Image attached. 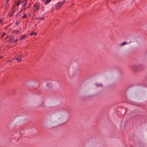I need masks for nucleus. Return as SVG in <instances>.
Listing matches in <instances>:
<instances>
[{"label":"nucleus","mask_w":147,"mask_h":147,"mask_svg":"<svg viewBox=\"0 0 147 147\" xmlns=\"http://www.w3.org/2000/svg\"><path fill=\"white\" fill-rule=\"evenodd\" d=\"M47 86L49 88H51L53 86V84L51 83H48L47 84Z\"/></svg>","instance_id":"4"},{"label":"nucleus","mask_w":147,"mask_h":147,"mask_svg":"<svg viewBox=\"0 0 147 147\" xmlns=\"http://www.w3.org/2000/svg\"><path fill=\"white\" fill-rule=\"evenodd\" d=\"M23 9V8H22L21 9V10H20V11L19 12V13H20L22 11Z\"/></svg>","instance_id":"16"},{"label":"nucleus","mask_w":147,"mask_h":147,"mask_svg":"<svg viewBox=\"0 0 147 147\" xmlns=\"http://www.w3.org/2000/svg\"><path fill=\"white\" fill-rule=\"evenodd\" d=\"M40 19L41 20H43L45 19V18L44 17H42Z\"/></svg>","instance_id":"17"},{"label":"nucleus","mask_w":147,"mask_h":147,"mask_svg":"<svg viewBox=\"0 0 147 147\" xmlns=\"http://www.w3.org/2000/svg\"><path fill=\"white\" fill-rule=\"evenodd\" d=\"M126 44H127V42L125 41H124V42H123V43L120 44V45H121V46H123V45Z\"/></svg>","instance_id":"11"},{"label":"nucleus","mask_w":147,"mask_h":147,"mask_svg":"<svg viewBox=\"0 0 147 147\" xmlns=\"http://www.w3.org/2000/svg\"><path fill=\"white\" fill-rule=\"evenodd\" d=\"M16 60L19 62H21L22 61V57L21 56H20L19 57H18L16 58Z\"/></svg>","instance_id":"3"},{"label":"nucleus","mask_w":147,"mask_h":147,"mask_svg":"<svg viewBox=\"0 0 147 147\" xmlns=\"http://www.w3.org/2000/svg\"><path fill=\"white\" fill-rule=\"evenodd\" d=\"M65 0H64L63 1L61 2H59V3L61 5L64 4V3H65Z\"/></svg>","instance_id":"9"},{"label":"nucleus","mask_w":147,"mask_h":147,"mask_svg":"<svg viewBox=\"0 0 147 147\" xmlns=\"http://www.w3.org/2000/svg\"><path fill=\"white\" fill-rule=\"evenodd\" d=\"M15 41L16 42H17L18 41V40L17 39H16L15 40Z\"/></svg>","instance_id":"19"},{"label":"nucleus","mask_w":147,"mask_h":147,"mask_svg":"<svg viewBox=\"0 0 147 147\" xmlns=\"http://www.w3.org/2000/svg\"><path fill=\"white\" fill-rule=\"evenodd\" d=\"M61 7V5L60 4L58 3V5H57L56 8L57 9H60Z\"/></svg>","instance_id":"8"},{"label":"nucleus","mask_w":147,"mask_h":147,"mask_svg":"<svg viewBox=\"0 0 147 147\" xmlns=\"http://www.w3.org/2000/svg\"><path fill=\"white\" fill-rule=\"evenodd\" d=\"M27 4V3H25L23 5V7H24Z\"/></svg>","instance_id":"15"},{"label":"nucleus","mask_w":147,"mask_h":147,"mask_svg":"<svg viewBox=\"0 0 147 147\" xmlns=\"http://www.w3.org/2000/svg\"><path fill=\"white\" fill-rule=\"evenodd\" d=\"M28 0H25V1H28Z\"/></svg>","instance_id":"27"},{"label":"nucleus","mask_w":147,"mask_h":147,"mask_svg":"<svg viewBox=\"0 0 147 147\" xmlns=\"http://www.w3.org/2000/svg\"><path fill=\"white\" fill-rule=\"evenodd\" d=\"M34 10L33 12L34 15L35 14V12L37 10L39 9V6H37L36 4H35L34 5L33 7Z\"/></svg>","instance_id":"2"},{"label":"nucleus","mask_w":147,"mask_h":147,"mask_svg":"<svg viewBox=\"0 0 147 147\" xmlns=\"http://www.w3.org/2000/svg\"><path fill=\"white\" fill-rule=\"evenodd\" d=\"M27 17H28L27 16L26 14L24 13V15L22 17V18H27Z\"/></svg>","instance_id":"13"},{"label":"nucleus","mask_w":147,"mask_h":147,"mask_svg":"<svg viewBox=\"0 0 147 147\" xmlns=\"http://www.w3.org/2000/svg\"><path fill=\"white\" fill-rule=\"evenodd\" d=\"M12 39H11V37H10V38L9 39V40H12Z\"/></svg>","instance_id":"20"},{"label":"nucleus","mask_w":147,"mask_h":147,"mask_svg":"<svg viewBox=\"0 0 147 147\" xmlns=\"http://www.w3.org/2000/svg\"><path fill=\"white\" fill-rule=\"evenodd\" d=\"M15 30H14V32H13V33H14V32H15Z\"/></svg>","instance_id":"25"},{"label":"nucleus","mask_w":147,"mask_h":147,"mask_svg":"<svg viewBox=\"0 0 147 147\" xmlns=\"http://www.w3.org/2000/svg\"><path fill=\"white\" fill-rule=\"evenodd\" d=\"M5 35V33H3L2 35V36H1V37L2 38H3Z\"/></svg>","instance_id":"14"},{"label":"nucleus","mask_w":147,"mask_h":147,"mask_svg":"<svg viewBox=\"0 0 147 147\" xmlns=\"http://www.w3.org/2000/svg\"><path fill=\"white\" fill-rule=\"evenodd\" d=\"M126 111H127L126 110V109H125V112L124 113V114H125V113L126 112Z\"/></svg>","instance_id":"21"},{"label":"nucleus","mask_w":147,"mask_h":147,"mask_svg":"<svg viewBox=\"0 0 147 147\" xmlns=\"http://www.w3.org/2000/svg\"><path fill=\"white\" fill-rule=\"evenodd\" d=\"M51 0H46L45 2V4H47L49 3Z\"/></svg>","instance_id":"10"},{"label":"nucleus","mask_w":147,"mask_h":147,"mask_svg":"<svg viewBox=\"0 0 147 147\" xmlns=\"http://www.w3.org/2000/svg\"><path fill=\"white\" fill-rule=\"evenodd\" d=\"M18 32V30L17 31V32H15L16 33H17V32Z\"/></svg>","instance_id":"23"},{"label":"nucleus","mask_w":147,"mask_h":147,"mask_svg":"<svg viewBox=\"0 0 147 147\" xmlns=\"http://www.w3.org/2000/svg\"><path fill=\"white\" fill-rule=\"evenodd\" d=\"M26 37V36L25 35H22L21 36V37L20 38V40H22L24 39Z\"/></svg>","instance_id":"6"},{"label":"nucleus","mask_w":147,"mask_h":147,"mask_svg":"<svg viewBox=\"0 0 147 147\" xmlns=\"http://www.w3.org/2000/svg\"><path fill=\"white\" fill-rule=\"evenodd\" d=\"M95 85L97 86H100L101 87H102V85L101 84H95Z\"/></svg>","instance_id":"7"},{"label":"nucleus","mask_w":147,"mask_h":147,"mask_svg":"<svg viewBox=\"0 0 147 147\" xmlns=\"http://www.w3.org/2000/svg\"><path fill=\"white\" fill-rule=\"evenodd\" d=\"M15 30H14V32H13V33H14V32H15Z\"/></svg>","instance_id":"26"},{"label":"nucleus","mask_w":147,"mask_h":147,"mask_svg":"<svg viewBox=\"0 0 147 147\" xmlns=\"http://www.w3.org/2000/svg\"><path fill=\"white\" fill-rule=\"evenodd\" d=\"M131 69L134 71H138L142 69V65L139 63H134L131 66Z\"/></svg>","instance_id":"1"},{"label":"nucleus","mask_w":147,"mask_h":147,"mask_svg":"<svg viewBox=\"0 0 147 147\" xmlns=\"http://www.w3.org/2000/svg\"><path fill=\"white\" fill-rule=\"evenodd\" d=\"M36 35V33L34 31L32 32L30 34V35L31 36H32L33 35Z\"/></svg>","instance_id":"5"},{"label":"nucleus","mask_w":147,"mask_h":147,"mask_svg":"<svg viewBox=\"0 0 147 147\" xmlns=\"http://www.w3.org/2000/svg\"><path fill=\"white\" fill-rule=\"evenodd\" d=\"M146 54L147 55V51H146Z\"/></svg>","instance_id":"22"},{"label":"nucleus","mask_w":147,"mask_h":147,"mask_svg":"<svg viewBox=\"0 0 147 147\" xmlns=\"http://www.w3.org/2000/svg\"><path fill=\"white\" fill-rule=\"evenodd\" d=\"M3 21V20H2V19L0 20V24Z\"/></svg>","instance_id":"18"},{"label":"nucleus","mask_w":147,"mask_h":147,"mask_svg":"<svg viewBox=\"0 0 147 147\" xmlns=\"http://www.w3.org/2000/svg\"><path fill=\"white\" fill-rule=\"evenodd\" d=\"M143 147H146V146H144Z\"/></svg>","instance_id":"24"},{"label":"nucleus","mask_w":147,"mask_h":147,"mask_svg":"<svg viewBox=\"0 0 147 147\" xmlns=\"http://www.w3.org/2000/svg\"><path fill=\"white\" fill-rule=\"evenodd\" d=\"M20 0H19L17 2V4H16V5L17 6H18L20 4Z\"/></svg>","instance_id":"12"},{"label":"nucleus","mask_w":147,"mask_h":147,"mask_svg":"<svg viewBox=\"0 0 147 147\" xmlns=\"http://www.w3.org/2000/svg\"><path fill=\"white\" fill-rule=\"evenodd\" d=\"M31 11H32V10H31L30 11V12H31Z\"/></svg>","instance_id":"28"}]
</instances>
